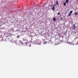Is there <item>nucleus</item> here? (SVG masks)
<instances>
[{"label": "nucleus", "instance_id": "9b49d317", "mask_svg": "<svg viewBox=\"0 0 78 78\" xmlns=\"http://www.w3.org/2000/svg\"><path fill=\"white\" fill-rule=\"evenodd\" d=\"M56 5H58V2H56Z\"/></svg>", "mask_w": 78, "mask_h": 78}, {"label": "nucleus", "instance_id": "f03ea898", "mask_svg": "<svg viewBox=\"0 0 78 78\" xmlns=\"http://www.w3.org/2000/svg\"><path fill=\"white\" fill-rule=\"evenodd\" d=\"M69 2V0H66V3H68Z\"/></svg>", "mask_w": 78, "mask_h": 78}, {"label": "nucleus", "instance_id": "f3484780", "mask_svg": "<svg viewBox=\"0 0 78 78\" xmlns=\"http://www.w3.org/2000/svg\"><path fill=\"white\" fill-rule=\"evenodd\" d=\"M61 19H62V18H61Z\"/></svg>", "mask_w": 78, "mask_h": 78}, {"label": "nucleus", "instance_id": "f8f14e48", "mask_svg": "<svg viewBox=\"0 0 78 78\" xmlns=\"http://www.w3.org/2000/svg\"><path fill=\"white\" fill-rule=\"evenodd\" d=\"M59 14H60V13L59 12H58V15H59Z\"/></svg>", "mask_w": 78, "mask_h": 78}, {"label": "nucleus", "instance_id": "39448f33", "mask_svg": "<svg viewBox=\"0 0 78 78\" xmlns=\"http://www.w3.org/2000/svg\"><path fill=\"white\" fill-rule=\"evenodd\" d=\"M72 12H73V11H71L69 13L71 14H72Z\"/></svg>", "mask_w": 78, "mask_h": 78}, {"label": "nucleus", "instance_id": "7ed1b4c3", "mask_svg": "<svg viewBox=\"0 0 78 78\" xmlns=\"http://www.w3.org/2000/svg\"><path fill=\"white\" fill-rule=\"evenodd\" d=\"M52 9L53 10V11H54V10H55V7L53 6L52 7Z\"/></svg>", "mask_w": 78, "mask_h": 78}, {"label": "nucleus", "instance_id": "dca6fc26", "mask_svg": "<svg viewBox=\"0 0 78 78\" xmlns=\"http://www.w3.org/2000/svg\"><path fill=\"white\" fill-rule=\"evenodd\" d=\"M43 44H44V43H43Z\"/></svg>", "mask_w": 78, "mask_h": 78}, {"label": "nucleus", "instance_id": "2eb2a0df", "mask_svg": "<svg viewBox=\"0 0 78 78\" xmlns=\"http://www.w3.org/2000/svg\"><path fill=\"white\" fill-rule=\"evenodd\" d=\"M44 44H46V43H45V42Z\"/></svg>", "mask_w": 78, "mask_h": 78}, {"label": "nucleus", "instance_id": "0eeeda50", "mask_svg": "<svg viewBox=\"0 0 78 78\" xmlns=\"http://www.w3.org/2000/svg\"><path fill=\"white\" fill-rule=\"evenodd\" d=\"M71 16V13H69V16Z\"/></svg>", "mask_w": 78, "mask_h": 78}, {"label": "nucleus", "instance_id": "6e6552de", "mask_svg": "<svg viewBox=\"0 0 78 78\" xmlns=\"http://www.w3.org/2000/svg\"><path fill=\"white\" fill-rule=\"evenodd\" d=\"M75 15H77V14H78V13H77V12H75Z\"/></svg>", "mask_w": 78, "mask_h": 78}, {"label": "nucleus", "instance_id": "f257e3e1", "mask_svg": "<svg viewBox=\"0 0 78 78\" xmlns=\"http://www.w3.org/2000/svg\"><path fill=\"white\" fill-rule=\"evenodd\" d=\"M19 42H20V44H21V45H23V43L22 42H20V41H19Z\"/></svg>", "mask_w": 78, "mask_h": 78}, {"label": "nucleus", "instance_id": "1a4fd4ad", "mask_svg": "<svg viewBox=\"0 0 78 78\" xmlns=\"http://www.w3.org/2000/svg\"><path fill=\"white\" fill-rule=\"evenodd\" d=\"M17 37H18V38H19V37H20V36H17Z\"/></svg>", "mask_w": 78, "mask_h": 78}, {"label": "nucleus", "instance_id": "20e7f679", "mask_svg": "<svg viewBox=\"0 0 78 78\" xmlns=\"http://www.w3.org/2000/svg\"><path fill=\"white\" fill-rule=\"evenodd\" d=\"M54 21H56V19H55V18H53Z\"/></svg>", "mask_w": 78, "mask_h": 78}, {"label": "nucleus", "instance_id": "423d86ee", "mask_svg": "<svg viewBox=\"0 0 78 78\" xmlns=\"http://www.w3.org/2000/svg\"><path fill=\"white\" fill-rule=\"evenodd\" d=\"M64 6H66V2H64Z\"/></svg>", "mask_w": 78, "mask_h": 78}, {"label": "nucleus", "instance_id": "ddd939ff", "mask_svg": "<svg viewBox=\"0 0 78 78\" xmlns=\"http://www.w3.org/2000/svg\"><path fill=\"white\" fill-rule=\"evenodd\" d=\"M73 27L74 28H75V26L74 25H73Z\"/></svg>", "mask_w": 78, "mask_h": 78}, {"label": "nucleus", "instance_id": "9d476101", "mask_svg": "<svg viewBox=\"0 0 78 78\" xmlns=\"http://www.w3.org/2000/svg\"><path fill=\"white\" fill-rule=\"evenodd\" d=\"M69 44H70V45H73V43H70Z\"/></svg>", "mask_w": 78, "mask_h": 78}, {"label": "nucleus", "instance_id": "4468645a", "mask_svg": "<svg viewBox=\"0 0 78 78\" xmlns=\"http://www.w3.org/2000/svg\"><path fill=\"white\" fill-rule=\"evenodd\" d=\"M52 6V5H51V6Z\"/></svg>", "mask_w": 78, "mask_h": 78}]
</instances>
